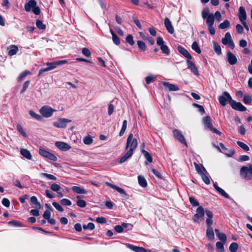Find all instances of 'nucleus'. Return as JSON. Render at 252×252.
<instances>
[{
    "mask_svg": "<svg viewBox=\"0 0 252 252\" xmlns=\"http://www.w3.org/2000/svg\"><path fill=\"white\" fill-rule=\"evenodd\" d=\"M137 146L138 142L137 139L133 138L132 133H130L127 139L126 149H128V151L133 153Z\"/></svg>",
    "mask_w": 252,
    "mask_h": 252,
    "instance_id": "f257e3e1",
    "label": "nucleus"
},
{
    "mask_svg": "<svg viewBox=\"0 0 252 252\" xmlns=\"http://www.w3.org/2000/svg\"><path fill=\"white\" fill-rule=\"evenodd\" d=\"M240 174L241 177L246 180H250L252 178V164L248 166H243L241 168Z\"/></svg>",
    "mask_w": 252,
    "mask_h": 252,
    "instance_id": "f03ea898",
    "label": "nucleus"
},
{
    "mask_svg": "<svg viewBox=\"0 0 252 252\" xmlns=\"http://www.w3.org/2000/svg\"><path fill=\"white\" fill-rule=\"evenodd\" d=\"M36 5V2L34 0H31L25 4V9L28 12L32 10L35 15H38L40 14V10L39 7L37 6Z\"/></svg>",
    "mask_w": 252,
    "mask_h": 252,
    "instance_id": "7ed1b4c3",
    "label": "nucleus"
},
{
    "mask_svg": "<svg viewBox=\"0 0 252 252\" xmlns=\"http://www.w3.org/2000/svg\"><path fill=\"white\" fill-rule=\"evenodd\" d=\"M202 17L204 19H206V24L207 26L213 25L215 21L214 15L213 13H210L208 8H204L201 13Z\"/></svg>",
    "mask_w": 252,
    "mask_h": 252,
    "instance_id": "20e7f679",
    "label": "nucleus"
},
{
    "mask_svg": "<svg viewBox=\"0 0 252 252\" xmlns=\"http://www.w3.org/2000/svg\"><path fill=\"white\" fill-rule=\"evenodd\" d=\"M219 101L221 106H224L228 103L231 105V101H233V99L228 92H224L222 95L219 96Z\"/></svg>",
    "mask_w": 252,
    "mask_h": 252,
    "instance_id": "39448f33",
    "label": "nucleus"
},
{
    "mask_svg": "<svg viewBox=\"0 0 252 252\" xmlns=\"http://www.w3.org/2000/svg\"><path fill=\"white\" fill-rule=\"evenodd\" d=\"M56 111V110L48 105L42 106L39 110L40 114L45 118L51 117L53 115V113Z\"/></svg>",
    "mask_w": 252,
    "mask_h": 252,
    "instance_id": "423d86ee",
    "label": "nucleus"
},
{
    "mask_svg": "<svg viewBox=\"0 0 252 252\" xmlns=\"http://www.w3.org/2000/svg\"><path fill=\"white\" fill-rule=\"evenodd\" d=\"M39 153L41 156L48 159L53 161H56L57 160V158L55 155L48 151H46L43 149L40 148L39 150Z\"/></svg>",
    "mask_w": 252,
    "mask_h": 252,
    "instance_id": "0eeeda50",
    "label": "nucleus"
},
{
    "mask_svg": "<svg viewBox=\"0 0 252 252\" xmlns=\"http://www.w3.org/2000/svg\"><path fill=\"white\" fill-rule=\"evenodd\" d=\"M204 215V210L202 206L198 207L196 209V213L193 216V220L195 223L199 222V219Z\"/></svg>",
    "mask_w": 252,
    "mask_h": 252,
    "instance_id": "6e6552de",
    "label": "nucleus"
},
{
    "mask_svg": "<svg viewBox=\"0 0 252 252\" xmlns=\"http://www.w3.org/2000/svg\"><path fill=\"white\" fill-rule=\"evenodd\" d=\"M70 120L65 118H60L57 122L53 123V126L58 128H65L67 124L70 123Z\"/></svg>",
    "mask_w": 252,
    "mask_h": 252,
    "instance_id": "1a4fd4ad",
    "label": "nucleus"
},
{
    "mask_svg": "<svg viewBox=\"0 0 252 252\" xmlns=\"http://www.w3.org/2000/svg\"><path fill=\"white\" fill-rule=\"evenodd\" d=\"M231 106L233 109L241 112L245 111L247 110L246 107L241 103L237 102L234 100L231 101Z\"/></svg>",
    "mask_w": 252,
    "mask_h": 252,
    "instance_id": "9d476101",
    "label": "nucleus"
},
{
    "mask_svg": "<svg viewBox=\"0 0 252 252\" xmlns=\"http://www.w3.org/2000/svg\"><path fill=\"white\" fill-rule=\"evenodd\" d=\"M68 63V61L66 60H61L56 62H53L51 63H46V65L49 67L50 70L54 69L56 68L57 65H61L63 64L66 63Z\"/></svg>",
    "mask_w": 252,
    "mask_h": 252,
    "instance_id": "9b49d317",
    "label": "nucleus"
},
{
    "mask_svg": "<svg viewBox=\"0 0 252 252\" xmlns=\"http://www.w3.org/2000/svg\"><path fill=\"white\" fill-rule=\"evenodd\" d=\"M174 136L178 139L180 142L187 146V142L184 136L182 134L181 132L177 129H175L173 131Z\"/></svg>",
    "mask_w": 252,
    "mask_h": 252,
    "instance_id": "f8f14e48",
    "label": "nucleus"
},
{
    "mask_svg": "<svg viewBox=\"0 0 252 252\" xmlns=\"http://www.w3.org/2000/svg\"><path fill=\"white\" fill-rule=\"evenodd\" d=\"M55 145L60 150L63 151H66L71 149V146L69 144L63 142H56Z\"/></svg>",
    "mask_w": 252,
    "mask_h": 252,
    "instance_id": "ddd939ff",
    "label": "nucleus"
},
{
    "mask_svg": "<svg viewBox=\"0 0 252 252\" xmlns=\"http://www.w3.org/2000/svg\"><path fill=\"white\" fill-rule=\"evenodd\" d=\"M227 60L231 65H234L237 63V59L235 55L230 52L227 53Z\"/></svg>",
    "mask_w": 252,
    "mask_h": 252,
    "instance_id": "4468645a",
    "label": "nucleus"
},
{
    "mask_svg": "<svg viewBox=\"0 0 252 252\" xmlns=\"http://www.w3.org/2000/svg\"><path fill=\"white\" fill-rule=\"evenodd\" d=\"M164 25L168 32H169L171 34H173L174 32V29L172 26L171 22L170 21V19L167 17H166L164 19Z\"/></svg>",
    "mask_w": 252,
    "mask_h": 252,
    "instance_id": "2eb2a0df",
    "label": "nucleus"
},
{
    "mask_svg": "<svg viewBox=\"0 0 252 252\" xmlns=\"http://www.w3.org/2000/svg\"><path fill=\"white\" fill-rule=\"evenodd\" d=\"M187 64L188 68L190 70L191 72L196 75H199V72L197 67L195 64L190 61V60H188Z\"/></svg>",
    "mask_w": 252,
    "mask_h": 252,
    "instance_id": "dca6fc26",
    "label": "nucleus"
},
{
    "mask_svg": "<svg viewBox=\"0 0 252 252\" xmlns=\"http://www.w3.org/2000/svg\"><path fill=\"white\" fill-rule=\"evenodd\" d=\"M203 122L205 128L207 130L213 129V125L211 123V119L210 116H206L203 118Z\"/></svg>",
    "mask_w": 252,
    "mask_h": 252,
    "instance_id": "f3484780",
    "label": "nucleus"
},
{
    "mask_svg": "<svg viewBox=\"0 0 252 252\" xmlns=\"http://www.w3.org/2000/svg\"><path fill=\"white\" fill-rule=\"evenodd\" d=\"M178 52L184 56L188 60H191L192 57L189 52L184 47L181 46H178Z\"/></svg>",
    "mask_w": 252,
    "mask_h": 252,
    "instance_id": "a211bd4d",
    "label": "nucleus"
},
{
    "mask_svg": "<svg viewBox=\"0 0 252 252\" xmlns=\"http://www.w3.org/2000/svg\"><path fill=\"white\" fill-rule=\"evenodd\" d=\"M105 184L107 186L111 187V188L116 190L120 194L124 195V196H127L126 193L123 189H122L115 185L112 184L111 183H109V182H105Z\"/></svg>",
    "mask_w": 252,
    "mask_h": 252,
    "instance_id": "6ab92c4d",
    "label": "nucleus"
},
{
    "mask_svg": "<svg viewBox=\"0 0 252 252\" xmlns=\"http://www.w3.org/2000/svg\"><path fill=\"white\" fill-rule=\"evenodd\" d=\"M238 17L241 21L243 22L246 21V13L243 7H240L239 9Z\"/></svg>",
    "mask_w": 252,
    "mask_h": 252,
    "instance_id": "aec40b11",
    "label": "nucleus"
},
{
    "mask_svg": "<svg viewBox=\"0 0 252 252\" xmlns=\"http://www.w3.org/2000/svg\"><path fill=\"white\" fill-rule=\"evenodd\" d=\"M126 246L135 252H146V249L143 247L135 246L129 244H126Z\"/></svg>",
    "mask_w": 252,
    "mask_h": 252,
    "instance_id": "412c9836",
    "label": "nucleus"
},
{
    "mask_svg": "<svg viewBox=\"0 0 252 252\" xmlns=\"http://www.w3.org/2000/svg\"><path fill=\"white\" fill-rule=\"evenodd\" d=\"M220 146L221 147V148L222 149V150L224 152H228V153H226L225 155L228 157H232L235 153V150L233 149H230L229 151H228V149L225 147L224 145L222 143H220Z\"/></svg>",
    "mask_w": 252,
    "mask_h": 252,
    "instance_id": "4be33fe9",
    "label": "nucleus"
},
{
    "mask_svg": "<svg viewBox=\"0 0 252 252\" xmlns=\"http://www.w3.org/2000/svg\"><path fill=\"white\" fill-rule=\"evenodd\" d=\"M163 84L170 91H177L179 90V88L177 86L170 84L169 82H164Z\"/></svg>",
    "mask_w": 252,
    "mask_h": 252,
    "instance_id": "5701e85b",
    "label": "nucleus"
},
{
    "mask_svg": "<svg viewBox=\"0 0 252 252\" xmlns=\"http://www.w3.org/2000/svg\"><path fill=\"white\" fill-rule=\"evenodd\" d=\"M213 186L216 190L222 196H224L226 198H230L229 195L226 192H225V191L223 189L219 187L216 184L214 183Z\"/></svg>",
    "mask_w": 252,
    "mask_h": 252,
    "instance_id": "b1692460",
    "label": "nucleus"
},
{
    "mask_svg": "<svg viewBox=\"0 0 252 252\" xmlns=\"http://www.w3.org/2000/svg\"><path fill=\"white\" fill-rule=\"evenodd\" d=\"M133 154V153L127 151V152L123 156L119 161L120 163H123L127 161Z\"/></svg>",
    "mask_w": 252,
    "mask_h": 252,
    "instance_id": "393cba45",
    "label": "nucleus"
},
{
    "mask_svg": "<svg viewBox=\"0 0 252 252\" xmlns=\"http://www.w3.org/2000/svg\"><path fill=\"white\" fill-rule=\"evenodd\" d=\"M72 190L79 194H86L87 193V191L84 189L82 188H81L80 187L78 186H73L71 188Z\"/></svg>",
    "mask_w": 252,
    "mask_h": 252,
    "instance_id": "a878e982",
    "label": "nucleus"
},
{
    "mask_svg": "<svg viewBox=\"0 0 252 252\" xmlns=\"http://www.w3.org/2000/svg\"><path fill=\"white\" fill-rule=\"evenodd\" d=\"M21 155L28 159H31L32 156L29 151L25 149H21L20 150Z\"/></svg>",
    "mask_w": 252,
    "mask_h": 252,
    "instance_id": "bb28decb",
    "label": "nucleus"
},
{
    "mask_svg": "<svg viewBox=\"0 0 252 252\" xmlns=\"http://www.w3.org/2000/svg\"><path fill=\"white\" fill-rule=\"evenodd\" d=\"M232 40L230 33L229 32H227L225 33L224 37L222 38L221 42L224 45H227L229 42Z\"/></svg>",
    "mask_w": 252,
    "mask_h": 252,
    "instance_id": "cd10ccee",
    "label": "nucleus"
},
{
    "mask_svg": "<svg viewBox=\"0 0 252 252\" xmlns=\"http://www.w3.org/2000/svg\"><path fill=\"white\" fill-rule=\"evenodd\" d=\"M8 50H9L8 54L9 56H13L15 55L17 53L18 51V48L17 46L12 45L9 47Z\"/></svg>",
    "mask_w": 252,
    "mask_h": 252,
    "instance_id": "c85d7f7f",
    "label": "nucleus"
},
{
    "mask_svg": "<svg viewBox=\"0 0 252 252\" xmlns=\"http://www.w3.org/2000/svg\"><path fill=\"white\" fill-rule=\"evenodd\" d=\"M206 236L210 240H212L214 239V233L212 227H207Z\"/></svg>",
    "mask_w": 252,
    "mask_h": 252,
    "instance_id": "c756f323",
    "label": "nucleus"
},
{
    "mask_svg": "<svg viewBox=\"0 0 252 252\" xmlns=\"http://www.w3.org/2000/svg\"><path fill=\"white\" fill-rule=\"evenodd\" d=\"M110 32L112 35V40L113 42L117 45H119L120 44V40L119 37L116 34L113 32L112 29L110 30Z\"/></svg>",
    "mask_w": 252,
    "mask_h": 252,
    "instance_id": "7c9ffc66",
    "label": "nucleus"
},
{
    "mask_svg": "<svg viewBox=\"0 0 252 252\" xmlns=\"http://www.w3.org/2000/svg\"><path fill=\"white\" fill-rule=\"evenodd\" d=\"M141 152L143 154V155L144 156V157L145 158L147 159V160L148 162H149L150 163L153 162V158H152L151 154L148 152L146 151L144 149H142Z\"/></svg>",
    "mask_w": 252,
    "mask_h": 252,
    "instance_id": "2f4dec72",
    "label": "nucleus"
},
{
    "mask_svg": "<svg viewBox=\"0 0 252 252\" xmlns=\"http://www.w3.org/2000/svg\"><path fill=\"white\" fill-rule=\"evenodd\" d=\"M76 198L78 199V200L76 202V204L79 207L81 208H84L86 207V202L84 200L81 199L80 196H77Z\"/></svg>",
    "mask_w": 252,
    "mask_h": 252,
    "instance_id": "473e14b6",
    "label": "nucleus"
},
{
    "mask_svg": "<svg viewBox=\"0 0 252 252\" xmlns=\"http://www.w3.org/2000/svg\"><path fill=\"white\" fill-rule=\"evenodd\" d=\"M138 183L139 184V185L142 187H143V188H145L147 187V182L145 180V179L139 175L138 176Z\"/></svg>",
    "mask_w": 252,
    "mask_h": 252,
    "instance_id": "72a5a7b5",
    "label": "nucleus"
},
{
    "mask_svg": "<svg viewBox=\"0 0 252 252\" xmlns=\"http://www.w3.org/2000/svg\"><path fill=\"white\" fill-rule=\"evenodd\" d=\"M31 73L30 71L29 70H25L22 73H21L19 76L18 77L17 80L19 82H21L23 81L24 78L29 74Z\"/></svg>",
    "mask_w": 252,
    "mask_h": 252,
    "instance_id": "f704fd0d",
    "label": "nucleus"
},
{
    "mask_svg": "<svg viewBox=\"0 0 252 252\" xmlns=\"http://www.w3.org/2000/svg\"><path fill=\"white\" fill-rule=\"evenodd\" d=\"M213 46H214V49L216 53L218 55H220L221 53V49L220 45L217 43V42L213 41Z\"/></svg>",
    "mask_w": 252,
    "mask_h": 252,
    "instance_id": "c9c22d12",
    "label": "nucleus"
},
{
    "mask_svg": "<svg viewBox=\"0 0 252 252\" xmlns=\"http://www.w3.org/2000/svg\"><path fill=\"white\" fill-rule=\"evenodd\" d=\"M230 26V22L228 20H225L222 23L219 25V28L220 29H225Z\"/></svg>",
    "mask_w": 252,
    "mask_h": 252,
    "instance_id": "e433bc0d",
    "label": "nucleus"
},
{
    "mask_svg": "<svg viewBox=\"0 0 252 252\" xmlns=\"http://www.w3.org/2000/svg\"><path fill=\"white\" fill-rule=\"evenodd\" d=\"M225 243L222 242H218L216 243V249L217 251L223 252H224V244Z\"/></svg>",
    "mask_w": 252,
    "mask_h": 252,
    "instance_id": "4c0bfd02",
    "label": "nucleus"
},
{
    "mask_svg": "<svg viewBox=\"0 0 252 252\" xmlns=\"http://www.w3.org/2000/svg\"><path fill=\"white\" fill-rule=\"evenodd\" d=\"M31 202L35 205L36 207L38 208H40L41 206V204L40 203V202L37 200V198H36V196H32L31 197Z\"/></svg>",
    "mask_w": 252,
    "mask_h": 252,
    "instance_id": "58836bf2",
    "label": "nucleus"
},
{
    "mask_svg": "<svg viewBox=\"0 0 252 252\" xmlns=\"http://www.w3.org/2000/svg\"><path fill=\"white\" fill-rule=\"evenodd\" d=\"M29 114L31 116V117H32V118H34L35 119H36L37 120L41 121L42 119V117L41 116H40L38 114H37L34 111H33L32 110H31L29 111Z\"/></svg>",
    "mask_w": 252,
    "mask_h": 252,
    "instance_id": "ea45409f",
    "label": "nucleus"
},
{
    "mask_svg": "<svg viewBox=\"0 0 252 252\" xmlns=\"http://www.w3.org/2000/svg\"><path fill=\"white\" fill-rule=\"evenodd\" d=\"M192 49L197 52L198 54H200L201 52V49L199 47L197 42L194 41L191 46Z\"/></svg>",
    "mask_w": 252,
    "mask_h": 252,
    "instance_id": "a19ab883",
    "label": "nucleus"
},
{
    "mask_svg": "<svg viewBox=\"0 0 252 252\" xmlns=\"http://www.w3.org/2000/svg\"><path fill=\"white\" fill-rule=\"evenodd\" d=\"M127 127V121L124 120L123 121V126L121 128V130L119 133V135L122 136L124 135Z\"/></svg>",
    "mask_w": 252,
    "mask_h": 252,
    "instance_id": "79ce46f5",
    "label": "nucleus"
},
{
    "mask_svg": "<svg viewBox=\"0 0 252 252\" xmlns=\"http://www.w3.org/2000/svg\"><path fill=\"white\" fill-rule=\"evenodd\" d=\"M238 248V245L236 243H232L229 246V250L231 252H236Z\"/></svg>",
    "mask_w": 252,
    "mask_h": 252,
    "instance_id": "37998d69",
    "label": "nucleus"
},
{
    "mask_svg": "<svg viewBox=\"0 0 252 252\" xmlns=\"http://www.w3.org/2000/svg\"><path fill=\"white\" fill-rule=\"evenodd\" d=\"M237 143L239 145V146L240 147L244 150H245L246 151H249V150H250L249 147H248V146L247 145H246L244 143H243L241 141H238L237 142Z\"/></svg>",
    "mask_w": 252,
    "mask_h": 252,
    "instance_id": "c03bdc74",
    "label": "nucleus"
},
{
    "mask_svg": "<svg viewBox=\"0 0 252 252\" xmlns=\"http://www.w3.org/2000/svg\"><path fill=\"white\" fill-rule=\"evenodd\" d=\"M252 101V97L248 94H245L244 95V99H243V102L246 104H250Z\"/></svg>",
    "mask_w": 252,
    "mask_h": 252,
    "instance_id": "a18cd8bd",
    "label": "nucleus"
},
{
    "mask_svg": "<svg viewBox=\"0 0 252 252\" xmlns=\"http://www.w3.org/2000/svg\"><path fill=\"white\" fill-rule=\"evenodd\" d=\"M217 236L219 239L222 242L225 243L227 240L226 236L224 233L218 232Z\"/></svg>",
    "mask_w": 252,
    "mask_h": 252,
    "instance_id": "49530a36",
    "label": "nucleus"
},
{
    "mask_svg": "<svg viewBox=\"0 0 252 252\" xmlns=\"http://www.w3.org/2000/svg\"><path fill=\"white\" fill-rule=\"evenodd\" d=\"M17 130L25 137H27L28 136L26 131L23 129L22 126L18 124L17 126Z\"/></svg>",
    "mask_w": 252,
    "mask_h": 252,
    "instance_id": "de8ad7c7",
    "label": "nucleus"
},
{
    "mask_svg": "<svg viewBox=\"0 0 252 252\" xmlns=\"http://www.w3.org/2000/svg\"><path fill=\"white\" fill-rule=\"evenodd\" d=\"M40 175H41V176L46 177L49 180H54V181H55L57 180V178L55 176H54L52 174H47V173H41Z\"/></svg>",
    "mask_w": 252,
    "mask_h": 252,
    "instance_id": "09e8293b",
    "label": "nucleus"
},
{
    "mask_svg": "<svg viewBox=\"0 0 252 252\" xmlns=\"http://www.w3.org/2000/svg\"><path fill=\"white\" fill-rule=\"evenodd\" d=\"M95 227L94 224L92 222H89L87 224H84L83 228L84 229H90L91 230H93Z\"/></svg>",
    "mask_w": 252,
    "mask_h": 252,
    "instance_id": "8fccbe9b",
    "label": "nucleus"
},
{
    "mask_svg": "<svg viewBox=\"0 0 252 252\" xmlns=\"http://www.w3.org/2000/svg\"><path fill=\"white\" fill-rule=\"evenodd\" d=\"M137 45L138 48L141 50L145 51L146 49V46L145 43L142 41H138Z\"/></svg>",
    "mask_w": 252,
    "mask_h": 252,
    "instance_id": "3c124183",
    "label": "nucleus"
},
{
    "mask_svg": "<svg viewBox=\"0 0 252 252\" xmlns=\"http://www.w3.org/2000/svg\"><path fill=\"white\" fill-rule=\"evenodd\" d=\"M160 49L162 51V53L165 54L166 55H169L170 54V51L168 49V47L165 45H163L160 47Z\"/></svg>",
    "mask_w": 252,
    "mask_h": 252,
    "instance_id": "603ef678",
    "label": "nucleus"
},
{
    "mask_svg": "<svg viewBox=\"0 0 252 252\" xmlns=\"http://www.w3.org/2000/svg\"><path fill=\"white\" fill-rule=\"evenodd\" d=\"M93 141V140L92 138L90 136H86L83 139L84 143L87 145H90L92 144Z\"/></svg>",
    "mask_w": 252,
    "mask_h": 252,
    "instance_id": "864d4df0",
    "label": "nucleus"
},
{
    "mask_svg": "<svg viewBox=\"0 0 252 252\" xmlns=\"http://www.w3.org/2000/svg\"><path fill=\"white\" fill-rule=\"evenodd\" d=\"M200 175L201 176V178H202V180L206 184H207V185L210 184V181L207 175H206L204 173H201V174H200Z\"/></svg>",
    "mask_w": 252,
    "mask_h": 252,
    "instance_id": "5fc2aeb1",
    "label": "nucleus"
},
{
    "mask_svg": "<svg viewBox=\"0 0 252 252\" xmlns=\"http://www.w3.org/2000/svg\"><path fill=\"white\" fill-rule=\"evenodd\" d=\"M36 25L38 28L41 30H44L45 29V25L43 24L42 22L39 20H37Z\"/></svg>",
    "mask_w": 252,
    "mask_h": 252,
    "instance_id": "6e6d98bb",
    "label": "nucleus"
},
{
    "mask_svg": "<svg viewBox=\"0 0 252 252\" xmlns=\"http://www.w3.org/2000/svg\"><path fill=\"white\" fill-rule=\"evenodd\" d=\"M51 189L54 191H58L61 189V188L59 185L54 183L51 186Z\"/></svg>",
    "mask_w": 252,
    "mask_h": 252,
    "instance_id": "4d7b16f0",
    "label": "nucleus"
},
{
    "mask_svg": "<svg viewBox=\"0 0 252 252\" xmlns=\"http://www.w3.org/2000/svg\"><path fill=\"white\" fill-rule=\"evenodd\" d=\"M126 41L130 45H133L134 42L133 40V36L131 34H129L126 37Z\"/></svg>",
    "mask_w": 252,
    "mask_h": 252,
    "instance_id": "13d9d810",
    "label": "nucleus"
},
{
    "mask_svg": "<svg viewBox=\"0 0 252 252\" xmlns=\"http://www.w3.org/2000/svg\"><path fill=\"white\" fill-rule=\"evenodd\" d=\"M54 207L59 211L63 212V208L61 206V205L57 202H53L52 203Z\"/></svg>",
    "mask_w": 252,
    "mask_h": 252,
    "instance_id": "bf43d9fd",
    "label": "nucleus"
},
{
    "mask_svg": "<svg viewBox=\"0 0 252 252\" xmlns=\"http://www.w3.org/2000/svg\"><path fill=\"white\" fill-rule=\"evenodd\" d=\"M82 53L84 55L89 57L91 56V53L89 49L87 48H83L82 49Z\"/></svg>",
    "mask_w": 252,
    "mask_h": 252,
    "instance_id": "052dcab7",
    "label": "nucleus"
},
{
    "mask_svg": "<svg viewBox=\"0 0 252 252\" xmlns=\"http://www.w3.org/2000/svg\"><path fill=\"white\" fill-rule=\"evenodd\" d=\"M30 83V81L28 80V81H26L24 83L23 86V88L20 92L21 94L23 93L24 92H25L26 91V90L27 89V88H28V87L29 86Z\"/></svg>",
    "mask_w": 252,
    "mask_h": 252,
    "instance_id": "680f3d73",
    "label": "nucleus"
},
{
    "mask_svg": "<svg viewBox=\"0 0 252 252\" xmlns=\"http://www.w3.org/2000/svg\"><path fill=\"white\" fill-rule=\"evenodd\" d=\"M61 202L63 205L66 206H70L72 204L70 200L66 198L62 199Z\"/></svg>",
    "mask_w": 252,
    "mask_h": 252,
    "instance_id": "e2e57ef3",
    "label": "nucleus"
},
{
    "mask_svg": "<svg viewBox=\"0 0 252 252\" xmlns=\"http://www.w3.org/2000/svg\"><path fill=\"white\" fill-rule=\"evenodd\" d=\"M189 201L191 204L193 206H197L199 205V203L195 200L193 197H189Z\"/></svg>",
    "mask_w": 252,
    "mask_h": 252,
    "instance_id": "0e129e2a",
    "label": "nucleus"
},
{
    "mask_svg": "<svg viewBox=\"0 0 252 252\" xmlns=\"http://www.w3.org/2000/svg\"><path fill=\"white\" fill-rule=\"evenodd\" d=\"M155 77L153 75H150L146 77L145 81L147 84H149L152 81H154Z\"/></svg>",
    "mask_w": 252,
    "mask_h": 252,
    "instance_id": "69168bd1",
    "label": "nucleus"
},
{
    "mask_svg": "<svg viewBox=\"0 0 252 252\" xmlns=\"http://www.w3.org/2000/svg\"><path fill=\"white\" fill-rule=\"evenodd\" d=\"M193 105L199 109L198 111L202 113V114H203L205 113V110L203 108V107L200 105H199L198 104L194 103L193 104Z\"/></svg>",
    "mask_w": 252,
    "mask_h": 252,
    "instance_id": "338daca9",
    "label": "nucleus"
},
{
    "mask_svg": "<svg viewBox=\"0 0 252 252\" xmlns=\"http://www.w3.org/2000/svg\"><path fill=\"white\" fill-rule=\"evenodd\" d=\"M236 30L237 32L240 34H242L244 32L243 27L240 24H237L236 26Z\"/></svg>",
    "mask_w": 252,
    "mask_h": 252,
    "instance_id": "774afa93",
    "label": "nucleus"
}]
</instances>
